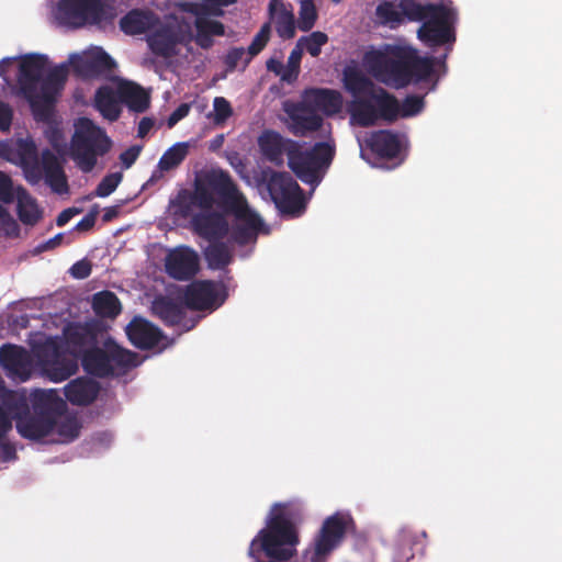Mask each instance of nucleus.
I'll list each match as a JSON object with an SVG mask.
<instances>
[{
    "label": "nucleus",
    "instance_id": "423d86ee",
    "mask_svg": "<svg viewBox=\"0 0 562 562\" xmlns=\"http://www.w3.org/2000/svg\"><path fill=\"white\" fill-rule=\"evenodd\" d=\"M226 299L225 288L212 280L192 281L182 293L178 288V336L199 323L203 315L198 312L212 313L221 307Z\"/></svg>",
    "mask_w": 562,
    "mask_h": 562
},
{
    "label": "nucleus",
    "instance_id": "7c9ffc66",
    "mask_svg": "<svg viewBox=\"0 0 562 562\" xmlns=\"http://www.w3.org/2000/svg\"><path fill=\"white\" fill-rule=\"evenodd\" d=\"M348 112L351 120L361 127H369L376 123L375 103L370 98H355L349 105Z\"/></svg>",
    "mask_w": 562,
    "mask_h": 562
},
{
    "label": "nucleus",
    "instance_id": "39448f33",
    "mask_svg": "<svg viewBox=\"0 0 562 562\" xmlns=\"http://www.w3.org/2000/svg\"><path fill=\"white\" fill-rule=\"evenodd\" d=\"M23 402V406H12L9 412L20 436L32 441L49 436L67 408L56 390L36 389L30 395L25 391Z\"/></svg>",
    "mask_w": 562,
    "mask_h": 562
},
{
    "label": "nucleus",
    "instance_id": "09e8293b",
    "mask_svg": "<svg viewBox=\"0 0 562 562\" xmlns=\"http://www.w3.org/2000/svg\"><path fill=\"white\" fill-rule=\"evenodd\" d=\"M424 97L409 94L400 104V116L411 117L420 113L424 109Z\"/></svg>",
    "mask_w": 562,
    "mask_h": 562
},
{
    "label": "nucleus",
    "instance_id": "de8ad7c7",
    "mask_svg": "<svg viewBox=\"0 0 562 562\" xmlns=\"http://www.w3.org/2000/svg\"><path fill=\"white\" fill-rule=\"evenodd\" d=\"M0 233L8 238H16L20 235L18 222L2 205H0Z\"/></svg>",
    "mask_w": 562,
    "mask_h": 562
},
{
    "label": "nucleus",
    "instance_id": "20e7f679",
    "mask_svg": "<svg viewBox=\"0 0 562 562\" xmlns=\"http://www.w3.org/2000/svg\"><path fill=\"white\" fill-rule=\"evenodd\" d=\"M48 58L41 54H27L19 65L18 95L24 98L38 122H48L53 115L57 95L68 77L65 64L54 67L44 78Z\"/></svg>",
    "mask_w": 562,
    "mask_h": 562
},
{
    "label": "nucleus",
    "instance_id": "f257e3e1",
    "mask_svg": "<svg viewBox=\"0 0 562 562\" xmlns=\"http://www.w3.org/2000/svg\"><path fill=\"white\" fill-rule=\"evenodd\" d=\"M376 22L391 30L417 22V37L428 47L447 46L451 50L457 40L453 11L443 1L381 0L374 11Z\"/></svg>",
    "mask_w": 562,
    "mask_h": 562
},
{
    "label": "nucleus",
    "instance_id": "ddd939ff",
    "mask_svg": "<svg viewBox=\"0 0 562 562\" xmlns=\"http://www.w3.org/2000/svg\"><path fill=\"white\" fill-rule=\"evenodd\" d=\"M200 209V212L191 216L190 226L192 232L207 241L224 239L229 232V225L225 217L226 213L213 211V207Z\"/></svg>",
    "mask_w": 562,
    "mask_h": 562
},
{
    "label": "nucleus",
    "instance_id": "72a5a7b5",
    "mask_svg": "<svg viewBox=\"0 0 562 562\" xmlns=\"http://www.w3.org/2000/svg\"><path fill=\"white\" fill-rule=\"evenodd\" d=\"M106 350L109 352L110 366L113 368V376L123 375L138 366V356L136 352L117 345L109 346Z\"/></svg>",
    "mask_w": 562,
    "mask_h": 562
},
{
    "label": "nucleus",
    "instance_id": "f8f14e48",
    "mask_svg": "<svg viewBox=\"0 0 562 562\" xmlns=\"http://www.w3.org/2000/svg\"><path fill=\"white\" fill-rule=\"evenodd\" d=\"M37 357L46 375L53 382H63L78 370L76 357L67 355L54 342L43 346Z\"/></svg>",
    "mask_w": 562,
    "mask_h": 562
},
{
    "label": "nucleus",
    "instance_id": "338daca9",
    "mask_svg": "<svg viewBox=\"0 0 562 562\" xmlns=\"http://www.w3.org/2000/svg\"><path fill=\"white\" fill-rule=\"evenodd\" d=\"M153 126L154 122L151 119L143 117L138 123L137 136L140 138L145 137Z\"/></svg>",
    "mask_w": 562,
    "mask_h": 562
},
{
    "label": "nucleus",
    "instance_id": "680f3d73",
    "mask_svg": "<svg viewBox=\"0 0 562 562\" xmlns=\"http://www.w3.org/2000/svg\"><path fill=\"white\" fill-rule=\"evenodd\" d=\"M1 459L4 462L18 459L15 446L4 439L0 440Z\"/></svg>",
    "mask_w": 562,
    "mask_h": 562
},
{
    "label": "nucleus",
    "instance_id": "c85d7f7f",
    "mask_svg": "<svg viewBox=\"0 0 562 562\" xmlns=\"http://www.w3.org/2000/svg\"><path fill=\"white\" fill-rule=\"evenodd\" d=\"M147 38L151 52L161 57L171 56L176 52V31L170 26H159Z\"/></svg>",
    "mask_w": 562,
    "mask_h": 562
},
{
    "label": "nucleus",
    "instance_id": "0eeeda50",
    "mask_svg": "<svg viewBox=\"0 0 562 562\" xmlns=\"http://www.w3.org/2000/svg\"><path fill=\"white\" fill-rule=\"evenodd\" d=\"M112 147L105 132L94 123L82 117L75 131L70 144V156L82 172H91L99 157L104 156Z\"/></svg>",
    "mask_w": 562,
    "mask_h": 562
},
{
    "label": "nucleus",
    "instance_id": "c756f323",
    "mask_svg": "<svg viewBox=\"0 0 562 562\" xmlns=\"http://www.w3.org/2000/svg\"><path fill=\"white\" fill-rule=\"evenodd\" d=\"M201 270V258L190 246H178V281H190Z\"/></svg>",
    "mask_w": 562,
    "mask_h": 562
},
{
    "label": "nucleus",
    "instance_id": "3c124183",
    "mask_svg": "<svg viewBox=\"0 0 562 562\" xmlns=\"http://www.w3.org/2000/svg\"><path fill=\"white\" fill-rule=\"evenodd\" d=\"M213 122L216 125H223L232 115L233 108L223 97H216L213 101Z\"/></svg>",
    "mask_w": 562,
    "mask_h": 562
},
{
    "label": "nucleus",
    "instance_id": "e433bc0d",
    "mask_svg": "<svg viewBox=\"0 0 562 562\" xmlns=\"http://www.w3.org/2000/svg\"><path fill=\"white\" fill-rule=\"evenodd\" d=\"M209 246L204 249V257L207 266L212 270H221L226 268L233 260L232 251L226 243L222 240L209 241Z\"/></svg>",
    "mask_w": 562,
    "mask_h": 562
},
{
    "label": "nucleus",
    "instance_id": "13d9d810",
    "mask_svg": "<svg viewBox=\"0 0 562 562\" xmlns=\"http://www.w3.org/2000/svg\"><path fill=\"white\" fill-rule=\"evenodd\" d=\"M158 168L162 171H168L176 167V144L167 149L158 161Z\"/></svg>",
    "mask_w": 562,
    "mask_h": 562
},
{
    "label": "nucleus",
    "instance_id": "6e6552de",
    "mask_svg": "<svg viewBox=\"0 0 562 562\" xmlns=\"http://www.w3.org/2000/svg\"><path fill=\"white\" fill-rule=\"evenodd\" d=\"M289 168L296 177L312 187L318 186L324 178L335 157V146L327 142H318L310 149H303L302 145L291 143Z\"/></svg>",
    "mask_w": 562,
    "mask_h": 562
},
{
    "label": "nucleus",
    "instance_id": "4be33fe9",
    "mask_svg": "<svg viewBox=\"0 0 562 562\" xmlns=\"http://www.w3.org/2000/svg\"><path fill=\"white\" fill-rule=\"evenodd\" d=\"M303 98L312 109L327 116L338 114L342 109V95L339 91L326 88H312L304 91Z\"/></svg>",
    "mask_w": 562,
    "mask_h": 562
},
{
    "label": "nucleus",
    "instance_id": "2eb2a0df",
    "mask_svg": "<svg viewBox=\"0 0 562 562\" xmlns=\"http://www.w3.org/2000/svg\"><path fill=\"white\" fill-rule=\"evenodd\" d=\"M284 111L289 116L288 128L296 137L318 131L324 122L304 98L301 102L286 104Z\"/></svg>",
    "mask_w": 562,
    "mask_h": 562
},
{
    "label": "nucleus",
    "instance_id": "5701e85b",
    "mask_svg": "<svg viewBox=\"0 0 562 562\" xmlns=\"http://www.w3.org/2000/svg\"><path fill=\"white\" fill-rule=\"evenodd\" d=\"M159 25V16L149 9H132L120 20V29L127 35L145 34Z\"/></svg>",
    "mask_w": 562,
    "mask_h": 562
},
{
    "label": "nucleus",
    "instance_id": "774afa93",
    "mask_svg": "<svg viewBox=\"0 0 562 562\" xmlns=\"http://www.w3.org/2000/svg\"><path fill=\"white\" fill-rule=\"evenodd\" d=\"M120 214V205H113L104 209V213L102 215V221L104 223L111 222Z\"/></svg>",
    "mask_w": 562,
    "mask_h": 562
},
{
    "label": "nucleus",
    "instance_id": "9d476101",
    "mask_svg": "<svg viewBox=\"0 0 562 562\" xmlns=\"http://www.w3.org/2000/svg\"><path fill=\"white\" fill-rule=\"evenodd\" d=\"M269 195L283 214H299L304 209L303 190L286 171H263Z\"/></svg>",
    "mask_w": 562,
    "mask_h": 562
},
{
    "label": "nucleus",
    "instance_id": "2f4dec72",
    "mask_svg": "<svg viewBox=\"0 0 562 562\" xmlns=\"http://www.w3.org/2000/svg\"><path fill=\"white\" fill-rule=\"evenodd\" d=\"M16 213L24 225L34 226L42 218L36 200L23 188H16Z\"/></svg>",
    "mask_w": 562,
    "mask_h": 562
},
{
    "label": "nucleus",
    "instance_id": "0e129e2a",
    "mask_svg": "<svg viewBox=\"0 0 562 562\" xmlns=\"http://www.w3.org/2000/svg\"><path fill=\"white\" fill-rule=\"evenodd\" d=\"M266 67L268 71L273 72L276 76H279L281 80L282 76L285 75V66H283L280 59H277L274 57H270L266 61Z\"/></svg>",
    "mask_w": 562,
    "mask_h": 562
},
{
    "label": "nucleus",
    "instance_id": "393cba45",
    "mask_svg": "<svg viewBox=\"0 0 562 562\" xmlns=\"http://www.w3.org/2000/svg\"><path fill=\"white\" fill-rule=\"evenodd\" d=\"M367 146L375 156L385 159L396 158L402 148L398 135L387 130L372 132Z\"/></svg>",
    "mask_w": 562,
    "mask_h": 562
},
{
    "label": "nucleus",
    "instance_id": "aec40b11",
    "mask_svg": "<svg viewBox=\"0 0 562 562\" xmlns=\"http://www.w3.org/2000/svg\"><path fill=\"white\" fill-rule=\"evenodd\" d=\"M291 143H296L291 138L283 137L280 133L273 130H265L258 137V146L261 155L274 165L283 164V155L289 158Z\"/></svg>",
    "mask_w": 562,
    "mask_h": 562
},
{
    "label": "nucleus",
    "instance_id": "5fc2aeb1",
    "mask_svg": "<svg viewBox=\"0 0 562 562\" xmlns=\"http://www.w3.org/2000/svg\"><path fill=\"white\" fill-rule=\"evenodd\" d=\"M99 214L98 205H94L88 214H86L76 225L79 232H87L95 225L97 216Z\"/></svg>",
    "mask_w": 562,
    "mask_h": 562
},
{
    "label": "nucleus",
    "instance_id": "58836bf2",
    "mask_svg": "<svg viewBox=\"0 0 562 562\" xmlns=\"http://www.w3.org/2000/svg\"><path fill=\"white\" fill-rule=\"evenodd\" d=\"M237 0H201V2H179L178 9H192L201 13H211L215 18L224 15L223 8L235 4Z\"/></svg>",
    "mask_w": 562,
    "mask_h": 562
},
{
    "label": "nucleus",
    "instance_id": "e2e57ef3",
    "mask_svg": "<svg viewBox=\"0 0 562 562\" xmlns=\"http://www.w3.org/2000/svg\"><path fill=\"white\" fill-rule=\"evenodd\" d=\"M82 212L79 207H68L61 211L57 218H56V225L59 227L65 226L75 215H78Z\"/></svg>",
    "mask_w": 562,
    "mask_h": 562
},
{
    "label": "nucleus",
    "instance_id": "473e14b6",
    "mask_svg": "<svg viewBox=\"0 0 562 562\" xmlns=\"http://www.w3.org/2000/svg\"><path fill=\"white\" fill-rule=\"evenodd\" d=\"M122 103L126 104L130 110L143 113L149 106V95L138 85L133 82H124L119 86Z\"/></svg>",
    "mask_w": 562,
    "mask_h": 562
},
{
    "label": "nucleus",
    "instance_id": "bf43d9fd",
    "mask_svg": "<svg viewBox=\"0 0 562 562\" xmlns=\"http://www.w3.org/2000/svg\"><path fill=\"white\" fill-rule=\"evenodd\" d=\"M245 55V49L243 47H234L225 56V65L228 70H234L238 63L241 60V58Z\"/></svg>",
    "mask_w": 562,
    "mask_h": 562
},
{
    "label": "nucleus",
    "instance_id": "f704fd0d",
    "mask_svg": "<svg viewBox=\"0 0 562 562\" xmlns=\"http://www.w3.org/2000/svg\"><path fill=\"white\" fill-rule=\"evenodd\" d=\"M345 89L353 97L372 95L374 93V85L370 78L360 70L349 68L344 72Z\"/></svg>",
    "mask_w": 562,
    "mask_h": 562
},
{
    "label": "nucleus",
    "instance_id": "603ef678",
    "mask_svg": "<svg viewBox=\"0 0 562 562\" xmlns=\"http://www.w3.org/2000/svg\"><path fill=\"white\" fill-rule=\"evenodd\" d=\"M16 198V189L13 188L12 179L0 171V202L10 204Z\"/></svg>",
    "mask_w": 562,
    "mask_h": 562
},
{
    "label": "nucleus",
    "instance_id": "864d4df0",
    "mask_svg": "<svg viewBox=\"0 0 562 562\" xmlns=\"http://www.w3.org/2000/svg\"><path fill=\"white\" fill-rule=\"evenodd\" d=\"M92 272V263L88 259H81L75 262L70 269L69 273L74 279L83 280L88 278Z\"/></svg>",
    "mask_w": 562,
    "mask_h": 562
},
{
    "label": "nucleus",
    "instance_id": "c9c22d12",
    "mask_svg": "<svg viewBox=\"0 0 562 562\" xmlns=\"http://www.w3.org/2000/svg\"><path fill=\"white\" fill-rule=\"evenodd\" d=\"M372 100L375 103L376 120L382 119L387 122H394L400 116L398 100L384 89H380L379 93H373Z\"/></svg>",
    "mask_w": 562,
    "mask_h": 562
},
{
    "label": "nucleus",
    "instance_id": "4c0bfd02",
    "mask_svg": "<svg viewBox=\"0 0 562 562\" xmlns=\"http://www.w3.org/2000/svg\"><path fill=\"white\" fill-rule=\"evenodd\" d=\"M92 308L101 317L113 318L121 313L122 306L115 293L104 290L93 295Z\"/></svg>",
    "mask_w": 562,
    "mask_h": 562
},
{
    "label": "nucleus",
    "instance_id": "6ab92c4d",
    "mask_svg": "<svg viewBox=\"0 0 562 562\" xmlns=\"http://www.w3.org/2000/svg\"><path fill=\"white\" fill-rule=\"evenodd\" d=\"M126 335L131 344L140 350L151 349L162 339L161 330L139 316L134 317L126 326Z\"/></svg>",
    "mask_w": 562,
    "mask_h": 562
},
{
    "label": "nucleus",
    "instance_id": "c03bdc74",
    "mask_svg": "<svg viewBox=\"0 0 562 562\" xmlns=\"http://www.w3.org/2000/svg\"><path fill=\"white\" fill-rule=\"evenodd\" d=\"M317 10L312 0H303L299 11L297 27L302 32L311 31L317 20Z\"/></svg>",
    "mask_w": 562,
    "mask_h": 562
},
{
    "label": "nucleus",
    "instance_id": "f3484780",
    "mask_svg": "<svg viewBox=\"0 0 562 562\" xmlns=\"http://www.w3.org/2000/svg\"><path fill=\"white\" fill-rule=\"evenodd\" d=\"M75 71L83 79H93L106 75L115 67V61L102 48L77 57L72 61Z\"/></svg>",
    "mask_w": 562,
    "mask_h": 562
},
{
    "label": "nucleus",
    "instance_id": "ea45409f",
    "mask_svg": "<svg viewBox=\"0 0 562 562\" xmlns=\"http://www.w3.org/2000/svg\"><path fill=\"white\" fill-rule=\"evenodd\" d=\"M64 334L67 344L76 349H81L88 346L94 339L91 329L81 324L69 325L65 329Z\"/></svg>",
    "mask_w": 562,
    "mask_h": 562
},
{
    "label": "nucleus",
    "instance_id": "37998d69",
    "mask_svg": "<svg viewBox=\"0 0 562 562\" xmlns=\"http://www.w3.org/2000/svg\"><path fill=\"white\" fill-rule=\"evenodd\" d=\"M271 36V23L266 22L261 25L258 33L254 36L247 48L249 57L245 60V67L250 63L251 58L257 56L268 44Z\"/></svg>",
    "mask_w": 562,
    "mask_h": 562
},
{
    "label": "nucleus",
    "instance_id": "9b49d317",
    "mask_svg": "<svg viewBox=\"0 0 562 562\" xmlns=\"http://www.w3.org/2000/svg\"><path fill=\"white\" fill-rule=\"evenodd\" d=\"M349 524H352V519L339 513L327 517L315 539L310 562H325L327 555L344 540Z\"/></svg>",
    "mask_w": 562,
    "mask_h": 562
},
{
    "label": "nucleus",
    "instance_id": "a211bd4d",
    "mask_svg": "<svg viewBox=\"0 0 562 562\" xmlns=\"http://www.w3.org/2000/svg\"><path fill=\"white\" fill-rule=\"evenodd\" d=\"M16 164L22 168L27 182L37 184L42 180V170L36 144L31 138H20L15 143Z\"/></svg>",
    "mask_w": 562,
    "mask_h": 562
},
{
    "label": "nucleus",
    "instance_id": "412c9836",
    "mask_svg": "<svg viewBox=\"0 0 562 562\" xmlns=\"http://www.w3.org/2000/svg\"><path fill=\"white\" fill-rule=\"evenodd\" d=\"M42 178H45L46 184L58 194L68 192V180L63 165L58 157L48 148L44 149L40 158Z\"/></svg>",
    "mask_w": 562,
    "mask_h": 562
},
{
    "label": "nucleus",
    "instance_id": "6e6d98bb",
    "mask_svg": "<svg viewBox=\"0 0 562 562\" xmlns=\"http://www.w3.org/2000/svg\"><path fill=\"white\" fill-rule=\"evenodd\" d=\"M140 150H142V147L140 146H136V145L135 146H131L130 148L124 150L120 155V160H121L122 166L125 169L131 168L133 166V164L136 161V159L138 158V156L140 154Z\"/></svg>",
    "mask_w": 562,
    "mask_h": 562
},
{
    "label": "nucleus",
    "instance_id": "49530a36",
    "mask_svg": "<svg viewBox=\"0 0 562 562\" xmlns=\"http://www.w3.org/2000/svg\"><path fill=\"white\" fill-rule=\"evenodd\" d=\"M302 56L303 47H301L296 43L295 47L292 49L288 58V64L285 66V75L282 76V81L292 83L297 79L301 70Z\"/></svg>",
    "mask_w": 562,
    "mask_h": 562
},
{
    "label": "nucleus",
    "instance_id": "69168bd1",
    "mask_svg": "<svg viewBox=\"0 0 562 562\" xmlns=\"http://www.w3.org/2000/svg\"><path fill=\"white\" fill-rule=\"evenodd\" d=\"M165 271L170 278L176 279V248L168 250L165 259Z\"/></svg>",
    "mask_w": 562,
    "mask_h": 562
},
{
    "label": "nucleus",
    "instance_id": "1a4fd4ad",
    "mask_svg": "<svg viewBox=\"0 0 562 562\" xmlns=\"http://www.w3.org/2000/svg\"><path fill=\"white\" fill-rule=\"evenodd\" d=\"M59 25L78 30L99 25L108 20V5L103 0H59L54 11Z\"/></svg>",
    "mask_w": 562,
    "mask_h": 562
},
{
    "label": "nucleus",
    "instance_id": "b1692460",
    "mask_svg": "<svg viewBox=\"0 0 562 562\" xmlns=\"http://www.w3.org/2000/svg\"><path fill=\"white\" fill-rule=\"evenodd\" d=\"M269 21L274 24L278 36L284 41L291 40L296 34V22L291 4L279 0H270L268 4Z\"/></svg>",
    "mask_w": 562,
    "mask_h": 562
},
{
    "label": "nucleus",
    "instance_id": "a878e982",
    "mask_svg": "<svg viewBox=\"0 0 562 562\" xmlns=\"http://www.w3.org/2000/svg\"><path fill=\"white\" fill-rule=\"evenodd\" d=\"M66 398L74 405L86 406L95 401L100 392L98 382L88 378L71 380L64 389Z\"/></svg>",
    "mask_w": 562,
    "mask_h": 562
},
{
    "label": "nucleus",
    "instance_id": "79ce46f5",
    "mask_svg": "<svg viewBox=\"0 0 562 562\" xmlns=\"http://www.w3.org/2000/svg\"><path fill=\"white\" fill-rule=\"evenodd\" d=\"M328 42V36L326 33L321 31L312 32L307 36H302L297 40V44L303 47V50L306 49V52L312 57L319 56L322 52V46H324Z\"/></svg>",
    "mask_w": 562,
    "mask_h": 562
},
{
    "label": "nucleus",
    "instance_id": "4468645a",
    "mask_svg": "<svg viewBox=\"0 0 562 562\" xmlns=\"http://www.w3.org/2000/svg\"><path fill=\"white\" fill-rule=\"evenodd\" d=\"M0 366L9 378L25 382L32 375L33 358L24 347L8 344L0 348Z\"/></svg>",
    "mask_w": 562,
    "mask_h": 562
},
{
    "label": "nucleus",
    "instance_id": "052dcab7",
    "mask_svg": "<svg viewBox=\"0 0 562 562\" xmlns=\"http://www.w3.org/2000/svg\"><path fill=\"white\" fill-rule=\"evenodd\" d=\"M13 112L9 104L0 101V130L9 131L12 123Z\"/></svg>",
    "mask_w": 562,
    "mask_h": 562
},
{
    "label": "nucleus",
    "instance_id": "cd10ccee",
    "mask_svg": "<svg viewBox=\"0 0 562 562\" xmlns=\"http://www.w3.org/2000/svg\"><path fill=\"white\" fill-rule=\"evenodd\" d=\"M120 88L113 90L109 86L100 87L95 92L94 105L102 116L110 122H114L121 114Z\"/></svg>",
    "mask_w": 562,
    "mask_h": 562
},
{
    "label": "nucleus",
    "instance_id": "8fccbe9b",
    "mask_svg": "<svg viewBox=\"0 0 562 562\" xmlns=\"http://www.w3.org/2000/svg\"><path fill=\"white\" fill-rule=\"evenodd\" d=\"M122 179L123 175L121 172H112L106 175L97 186L95 195L100 198L109 196L115 191Z\"/></svg>",
    "mask_w": 562,
    "mask_h": 562
},
{
    "label": "nucleus",
    "instance_id": "f03ea898",
    "mask_svg": "<svg viewBox=\"0 0 562 562\" xmlns=\"http://www.w3.org/2000/svg\"><path fill=\"white\" fill-rule=\"evenodd\" d=\"M191 202L198 207L216 205L226 214H233L240 221L233 233L239 245H247L257 238L263 225L261 217L248 207L247 201L228 172L211 170L194 181Z\"/></svg>",
    "mask_w": 562,
    "mask_h": 562
},
{
    "label": "nucleus",
    "instance_id": "a18cd8bd",
    "mask_svg": "<svg viewBox=\"0 0 562 562\" xmlns=\"http://www.w3.org/2000/svg\"><path fill=\"white\" fill-rule=\"evenodd\" d=\"M81 425L76 417H65L56 424V432L60 437V442H71L80 435Z\"/></svg>",
    "mask_w": 562,
    "mask_h": 562
},
{
    "label": "nucleus",
    "instance_id": "4d7b16f0",
    "mask_svg": "<svg viewBox=\"0 0 562 562\" xmlns=\"http://www.w3.org/2000/svg\"><path fill=\"white\" fill-rule=\"evenodd\" d=\"M12 414L0 402V440L4 439L12 428Z\"/></svg>",
    "mask_w": 562,
    "mask_h": 562
},
{
    "label": "nucleus",
    "instance_id": "bb28decb",
    "mask_svg": "<svg viewBox=\"0 0 562 562\" xmlns=\"http://www.w3.org/2000/svg\"><path fill=\"white\" fill-rule=\"evenodd\" d=\"M81 366L92 376L100 379L113 376V368L110 366L106 349L99 347L87 349L81 356Z\"/></svg>",
    "mask_w": 562,
    "mask_h": 562
},
{
    "label": "nucleus",
    "instance_id": "a19ab883",
    "mask_svg": "<svg viewBox=\"0 0 562 562\" xmlns=\"http://www.w3.org/2000/svg\"><path fill=\"white\" fill-rule=\"evenodd\" d=\"M153 313L164 321L167 326L176 325V299L168 296H157L153 301Z\"/></svg>",
    "mask_w": 562,
    "mask_h": 562
},
{
    "label": "nucleus",
    "instance_id": "7ed1b4c3",
    "mask_svg": "<svg viewBox=\"0 0 562 562\" xmlns=\"http://www.w3.org/2000/svg\"><path fill=\"white\" fill-rule=\"evenodd\" d=\"M364 63L379 82L394 89L428 81L435 74V58L419 55L407 44H387L383 50L368 52Z\"/></svg>",
    "mask_w": 562,
    "mask_h": 562
},
{
    "label": "nucleus",
    "instance_id": "dca6fc26",
    "mask_svg": "<svg viewBox=\"0 0 562 562\" xmlns=\"http://www.w3.org/2000/svg\"><path fill=\"white\" fill-rule=\"evenodd\" d=\"M180 11L191 13L193 20V41L202 49H210L214 45V37L225 35V25L213 20L214 14L201 13L192 9H179Z\"/></svg>",
    "mask_w": 562,
    "mask_h": 562
}]
</instances>
